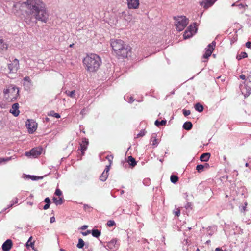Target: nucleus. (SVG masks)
I'll return each mask as SVG.
<instances>
[{
  "instance_id": "obj_14",
  "label": "nucleus",
  "mask_w": 251,
  "mask_h": 251,
  "mask_svg": "<svg viewBox=\"0 0 251 251\" xmlns=\"http://www.w3.org/2000/svg\"><path fill=\"white\" fill-rule=\"evenodd\" d=\"M12 246V242L10 239L6 240L2 245V249L3 251H9Z\"/></svg>"
},
{
  "instance_id": "obj_46",
  "label": "nucleus",
  "mask_w": 251,
  "mask_h": 251,
  "mask_svg": "<svg viewBox=\"0 0 251 251\" xmlns=\"http://www.w3.org/2000/svg\"><path fill=\"white\" fill-rule=\"evenodd\" d=\"M44 202H45L46 203L50 204V200L49 197H47L44 200Z\"/></svg>"
},
{
  "instance_id": "obj_47",
  "label": "nucleus",
  "mask_w": 251,
  "mask_h": 251,
  "mask_svg": "<svg viewBox=\"0 0 251 251\" xmlns=\"http://www.w3.org/2000/svg\"><path fill=\"white\" fill-rule=\"evenodd\" d=\"M91 233V231L90 230H87L85 232H82V234L84 236H86L88 234H90Z\"/></svg>"
},
{
  "instance_id": "obj_63",
  "label": "nucleus",
  "mask_w": 251,
  "mask_h": 251,
  "mask_svg": "<svg viewBox=\"0 0 251 251\" xmlns=\"http://www.w3.org/2000/svg\"><path fill=\"white\" fill-rule=\"evenodd\" d=\"M60 251H65V250H64L63 249H60Z\"/></svg>"
},
{
  "instance_id": "obj_48",
  "label": "nucleus",
  "mask_w": 251,
  "mask_h": 251,
  "mask_svg": "<svg viewBox=\"0 0 251 251\" xmlns=\"http://www.w3.org/2000/svg\"><path fill=\"white\" fill-rule=\"evenodd\" d=\"M246 46L248 48L251 49V42H247L246 43Z\"/></svg>"
},
{
  "instance_id": "obj_16",
  "label": "nucleus",
  "mask_w": 251,
  "mask_h": 251,
  "mask_svg": "<svg viewBox=\"0 0 251 251\" xmlns=\"http://www.w3.org/2000/svg\"><path fill=\"white\" fill-rule=\"evenodd\" d=\"M109 170V166H106L104 171L100 176V180L102 181H105L107 179L108 176V172Z\"/></svg>"
},
{
  "instance_id": "obj_25",
  "label": "nucleus",
  "mask_w": 251,
  "mask_h": 251,
  "mask_svg": "<svg viewBox=\"0 0 251 251\" xmlns=\"http://www.w3.org/2000/svg\"><path fill=\"white\" fill-rule=\"evenodd\" d=\"M195 109L197 111L201 112L203 110V107L200 103H197L195 105Z\"/></svg>"
},
{
  "instance_id": "obj_62",
  "label": "nucleus",
  "mask_w": 251,
  "mask_h": 251,
  "mask_svg": "<svg viewBox=\"0 0 251 251\" xmlns=\"http://www.w3.org/2000/svg\"><path fill=\"white\" fill-rule=\"evenodd\" d=\"M245 166H246V167H248L249 166V163H246V164H245Z\"/></svg>"
},
{
  "instance_id": "obj_40",
  "label": "nucleus",
  "mask_w": 251,
  "mask_h": 251,
  "mask_svg": "<svg viewBox=\"0 0 251 251\" xmlns=\"http://www.w3.org/2000/svg\"><path fill=\"white\" fill-rule=\"evenodd\" d=\"M145 133H146V131H145V130H142L139 133H138L137 135V137L138 138V137H143V136H144L145 135Z\"/></svg>"
},
{
  "instance_id": "obj_23",
  "label": "nucleus",
  "mask_w": 251,
  "mask_h": 251,
  "mask_svg": "<svg viewBox=\"0 0 251 251\" xmlns=\"http://www.w3.org/2000/svg\"><path fill=\"white\" fill-rule=\"evenodd\" d=\"M8 48V45L4 43L2 39L0 38V50H6Z\"/></svg>"
},
{
  "instance_id": "obj_55",
  "label": "nucleus",
  "mask_w": 251,
  "mask_h": 251,
  "mask_svg": "<svg viewBox=\"0 0 251 251\" xmlns=\"http://www.w3.org/2000/svg\"><path fill=\"white\" fill-rule=\"evenodd\" d=\"M240 78L242 80H245L246 78V76L242 74L240 75Z\"/></svg>"
},
{
  "instance_id": "obj_44",
  "label": "nucleus",
  "mask_w": 251,
  "mask_h": 251,
  "mask_svg": "<svg viewBox=\"0 0 251 251\" xmlns=\"http://www.w3.org/2000/svg\"><path fill=\"white\" fill-rule=\"evenodd\" d=\"M14 200H15L14 202H13V203H12L11 204H10L8 206V208L11 207L15 203L16 204V203H18V199L17 198H15Z\"/></svg>"
},
{
  "instance_id": "obj_56",
  "label": "nucleus",
  "mask_w": 251,
  "mask_h": 251,
  "mask_svg": "<svg viewBox=\"0 0 251 251\" xmlns=\"http://www.w3.org/2000/svg\"><path fill=\"white\" fill-rule=\"evenodd\" d=\"M83 207H84V209L85 210H86L88 208H90V207L88 205H87V204H84Z\"/></svg>"
},
{
  "instance_id": "obj_6",
  "label": "nucleus",
  "mask_w": 251,
  "mask_h": 251,
  "mask_svg": "<svg viewBox=\"0 0 251 251\" xmlns=\"http://www.w3.org/2000/svg\"><path fill=\"white\" fill-rule=\"evenodd\" d=\"M197 31V27L196 23L191 24L184 32L183 37L185 39L190 38L194 35Z\"/></svg>"
},
{
  "instance_id": "obj_36",
  "label": "nucleus",
  "mask_w": 251,
  "mask_h": 251,
  "mask_svg": "<svg viewBox=\"0 0 251 251\" xmlns=\"http://www.w3.org/2000/svg\"><path fill=\"white\" fill-rule=\"evenodd\" d=\"M113 158V157L112 155H107L106 157V159H107L109 162V165H108V166H109V167L111 166V165L112 164Z\"/></svg>"
},
{
  "instance_id": "obj_7",
  "label": "nucleus",
  "mask_w": 251,
  "mask_h": 251,
  "mask_svg": "<svg viewBox=\"0 0 251 251\" xmlns=\"http://www.w3.org/2000/svg\"><path fill=\"white\" fill-rule=\"evenodd\" d=\"M43 151V148L40 147H36L31 149L30 151L25 152V155L27 157L32 156L34 158L39 156Z\"/></svg>"
},
{
  "instance_id": "obj_43",
  "label": "nucleus",
  "mask_w": 251,
  "mask_h": 251,
  "mask_svg": "<svg viewBox=\"0 0 251 251\" xmlns=\"http://www.w3.org/2000/svg\"><path fill=\"white\" fill-rule=\"evenodd\" d=\"M174 213L177 217L179 216L180 215V209L178 208L176 211L174 212Z\"/></svg>"
},
{
  "instance_id": "obj_11",
  "label": "nucleus",
  "mask_w": 251,
  "mask_h": 251,
  "mask_svg": "<svg viewBox=\"0 0 251 251\" xmlns=\"http://www.w3.org/2000/svg\"><path fill=\"white\" fill-rule=\"evenodd\" d=\"M88 144L89 141L87 138H84L82 139V142L80 144V151L82 155H84V151L87 149Z\"/></svg>"
},
{
  "instance_id": "obj_60",
  "label": "nucleus",
  "mask_w": 251,
  "mask_h": 251,
  "mask_svg": "<svg viewBox=\"0 0 251 251\" xmlns=\"http://www.w3.org/2000/svg\"><path fill=\"white\" fill-rule=\"evenodd\" d=\"M190 205H191V204H190V203H188L187 204V205L185 206V207H186V208H188L189 207H190Z\"/></svg>"
},
{
  "instance_id": "obj_51",
  "label": "nucleus",
  "mask_w": 251,
  "mask_h": 251,
  "mask_svg": "<svg viewBox=\"0 0 251 251\" xmlns=\"http://www.w3.org/2000/svg\"><path fill=\"white\" fill-rule=\"evenodd\" d=\"M134 101V100L133 99V98L132 97H130L128 100V102L130 103H132Z\"/></svg>"
},
{
  "instance_id": "obj_29",
  "label": "nucleus",
  "mask_w": 251,
  "mask_h": 251,
  "mask_svg": "<svg viewBox=\"0 0 251 251\" xmlns=\"http://www.w3.org/2000/svg\"><path fill=\"white\" fill-rule=\"evenodd\" d=\"M247 56H248V55H247V53L246 52H241V53L239 55H237L236 58L238 60H240L242 59L245 58L247 57Z\"/></svg>"
},
{
  "instance_id": "obj_57",
  "label": "nucleus",
  "mask_w": 251,
  "mask_h": 251,
  "mask_svg": "<svg viewBox=\"0 0 251 251\" xmlns=\"http://www.w3.org/2000/svg\"><path fill=\"white\" fill-rule=\"evenodd\" d=\"M25 21L27 24H29V23L30 22V19H28V18H26L25 19Z\"/></svg>"
},
{
  "instance_id": "obj_32",
  "label": "nucleus",
  "mask_w": 251,
  "mask_h": 251,
  "mask_svg": "<svg viewBox=\"0 0 251 251\" xmlns=\"http://www.w3.org/2000/svg\"><path fill=\"white\" fill-rule=\"evenodd\" d=\"M171 181L173 183H176L178 180V177L176 175H171L170 177Z\"/></svg>"
},
{
  "instance_id": "obj_64",
  "label": "nucleus",
  "mask_w": 251,
  "mask_h": 251,
  "mask_svg": "<svg viewBox=\"0 0 251 251\" xmlns=\"http://www.w3.org/2000/svg\"><path fill=\"white\" fill-rule=\"evenodd\" d=\"M239 6L241 7H243L244 5L243 4H241L239 5Z\"/></svg>"
},
{
  "instance_id": "obj_31",
  "label": "nucleus",
  "mask_w": 251,
  "mask_h": 251,
  "mask_svg": "<svg viewBox=\"0 0 251 251\" xmlns=\"http://www.w3.org/2000/svg\"><path fill=\"white\" fill-rule=\"evenodd\" d=\"M85 245L84 242L82 239L79 238L78 240V243L76 246L78 248L82 249Z\"/></svg>"
},
{
  "instance_id": "obj_34",
  "label": "nucleus",
  "mask_w": 251,
  "mask_h": 251,
  "mask_svg": "<svg viewBox=\"0 0 251 251\" xmlns=\"http://www.w3.org/2000/svg\"><path fill=\"white\" fill-rule=\"evenodd\" d=\"M48 115L54 117L56 118H59L60 117V115L58 113H55L54 111H50Z\"/></svg>"
},
{
  "instance_id": "obj_41",
  "label": "nucleus",
  "mask_w": 251,
  "mask_h": 251,
  "mask_svg": "<svg viewBox=\"0 0 251 251\" xmlns=\"http://www.w3.org/2000/svg\"><path fill=\"white\" fill-rule=\"evenodd\" d=\"M183 114H184V115L185 116H187L191 114V112L189 110H185V109H184L183 110Z\"/></svg>"
},
{
  "instance_id": "obj_61",
  "label": "nucleus",
  "mask_w": 251,
  "mask_h": 251,
  "mask_svg": "<svg viewBox=\"0 0 251 251\" xmlns=\"http://www.w3.org/2000/svg\"><path fill=\"white\" fill-rule=\"evenodd\" d=\"M248 96L251 93V89L248 90Z\"/></svg>"
},
{
  "instance_id": "obj_53",
  "label": "nucleus",
  "mask_w": 251,
  "mask_h": 251,
  "mask_svg": "<svg viewBox=\"0 0 251 251\" xmlns=\"http://www.w3.org/2000/svg\"><path fill=\"white\" fill-rule=\"evenodd\" d=\"M55 218H54V217H51V218H50V222L51 223H53V222H55Z\"/></svg>"
},
{
  "instance_id": "obj_4",
  "label": "nucleus",
  "mask_w": 251,
  "mask_h": 251,
  "mask_svg": "<svg viewBox=\"0 0 251 251\" xmlns=\"http://www.w3.org/2000/svg\"><path fill=\"white\" fill-rule=\"evenodd\" d=\"M43 7V8L39 9L33 14L36 20L46 23L49 20V12L47 10L46 5Z\"/></svg>"
},
{
  "instance_id": "obj_37",
  "label": "nucleus",
  "mask_w": 251,
  "mask_h": 251,
  "mask_svg": "<svg viewBox=\"0 0 251 251\" xmlns=\"http://www.w3.org/2000/svg\"><path fill=\"white\" fill-rule=\"evenodd\" d=\"M11 159V157L6 158H0V164L3 162L8 161Z\"/></svg>"
},
{
  "instance_id": "obj_19",
  "label": "nucleus",
  "mask_w": 251,
  "mask_h": 251,
  "mask_svg": "<svg viewBox=\"0 0 251 251\" xmlns=\"http://www.w3.org/2000/svg\"><path fill=\"white\" fill-rule=\"evenodd\" d=\"M210 156V153H204L201 155L200 160L201 161L207 162Z\"/></svg>"
},
{
  "instance_id": "obj_28",
  "label": "nucleus",
  "mask_w": 251,
  "mask_h": 251,
  "mask_svg": "<svg viewBox=\"0 0 251 251\" xmlns=\"http://www.w3.org/2000/svg\"><path fill=\"white\" fill-rule=\"evenodd\" d=\"M151 141L152 142V145L154 147H156L158 145V142H157V139L156 138V135L155 134H153L151 136Z\"/></svg>"
},
{
  "instance_id": "obj_10",
  "label": "nucleus",
  "mask_w": 251,
  "mask_h": 251,
  "mask_svg": "<svg viewBox=\"0 0 251 251\" xmlns=\"http://www.w3.org/2000/svg\"><path fill=\"white\" fill-rule=\"evenodd\" d=\"M215 46V43L214 42L209 44L208 46V49H206L204 54L203 55V58L205 59H208L209 56L211 55L212 51L214 50V47Z\"/></svg>"
},
{
  "instance_id": "obj_33",
  "label": "nucleus",
  "mask_w": 251,
  "mask_h": 251,
  "mask_svg": "<svg viewBox=\"0 0 251 251\" xmlns=\"http://www.w3.org/2000/svg\"><path fill=\"white\" fill-rule=\"evenodd\" d=\"M204 166L202 164L197 165L196 166V170L199 173H201L203 171Z\"/></svg>"
},
{
  "instance_id": "obj_58",
  "label": "nucleus",
  "mask_w": 251,
  "mask_h": 251,
  "mask_svg": "<svg viewBox=\"0 0 251 251\" xmlns=\"http://www.w3.org/2000/svg\"><path fill=\"white\" fill-rule=\"evenodd\" d=\"M204 166V168H208L209 167V165L207 163H205L204 165H203Z\"/></svg>"
},
{
  "instance_id": "obj_15",
  "label": "nucleus",
  "mask_w": 251,
  "mask_h": 251,
  "mask_svg": "<svg viewBox=\"0 0 251 251\" xmlns=\"http://www.w3.org/2000/svg\"><path fill=\"white\" fill-rule=\"evenodd\" d=\"M127 5L129 9H137L139 5V0H130Z\"/></svg>"
},
{
  "instance_id": "obj_27",
  "label": "nucleus",
  "mask_w": 251,
  "mask_h": 251,
  "mask_svg": "<svg viewBox=\"0 0 251 251\" xmlns=\"http://www.w3.org/2000/svg\"><path fill=\"white\" fill-rule=\"evenodd\" d=\"M166 124V120H162L161 121L156 120L155 122V125L156 126L159 127L161 126H164Z\"/></svg>"
},
{
  "instance_id": "obj_8",
  "label": "nucleus",
  "mask_w": 251,
  "mask_h": 251,
  "mask_svg": "<svg viewBox=\"0 0 251 251\" xmlns=\"http://www.w3.org/2000/svg\"><path fill=\"white\" fill-rule=\"evenodd\" d=\"M26 126L29 133H33L37 129V124L33 120H27Z\"/></svg>"
},
{
  "instance_id": "obj_59",
  "label": "nucleus",
  "mask_w": 251,
  "mask_h": 251,
  "mask_svg": "<svg viewBox=\"0 0 251 251\" xmlns=\"http://www.w3.org/2000/svg\"><path fill=\"white\" fill-rule=\"evenodd\" d=\"M27 204L30 205V206H32L33 205V202H27Z\"/></svg>"
},
{
  "instance_id": "obj_9",
  "label": "nucleus",
  "mask_w": 251,
  "mask_h": 251,
  "mask_svg": "<svg viewBox=\"0 0 251 251\" xmlns=\"http://www.w3.org/2000/svg\"><path fill=\"white\" fill-rule=\"evenodd\" d=\"M19 67V60L17 59H14L11 63L8 64V69L11 73L16 72Z\"/></svg>"
},
{
  "instance_id": "obj_54",
  "label": "nucleus",
  "mask_w": 251,
  "mask_h": 251,
  "mask_svg": "<svg viewBox=\"0 0 251 251\" xmlns=\"http://www.w3.org/2000/svg\"><path fill=\"white\" fill-rule=\"evenodd\" d=\"M88 227V226L87 225H83L81 227V229L82 230H85Z\"/></svg>"
},
{
  "instance_id": "obj_42",
  "label": "nucleus",
  "mask_w": 251,
  "mask_h": 251,
  "mask_svg": "<svg viewBox=\"0 0 251 251\" xmlns=\"http://www.w3.org/2000/svg\"><path fill=\"white\" fill-rule=\"evenodd\" d=\"M55 194L58 196H60L62 195V192L60 189H57L55 190Z\"/></svg>"
},
{
  "instance_id": "obj_5",
  "label": "nucleus",
  "mask_w": 251,
  "mask_h": 251,
  "mask_svg": "<svg viewBox=\"0 0 251 251\" xmlns=\"http://www.w3.org/2000/svg\"><path fill=\"white\" fill-rule=\"evenodd\" d=\"M175 25L178 31H182L188 24V19L184 16L174 17Z\"/></svg>"
},
{
  "instance_id": "obj_22",
  "label": "nucleus",
  "mask_w": 251,
  "mask_h": 251,
  "mask_svg": "<svg viewBox=\"0 0 251 251\" xmlns=\"http://www.w3.org/2000/svg\"><path fill=\"white\" fill-rule=\"evenodd\" d=\"M127 161L129 164L132 167H134L137 164L135 159L131 156H130L128 157Z\"/></svg>"
},
{
  "instance_id": "obj_12",
  "label": "nucleus",
  "mask_w": 251,
  "mask_h": 251,
  "mask_svg": "<svg viewBox=\"0 0 251 251\" xmlns=\"http://www.w3.org/2000/svg\"><path fill=\"white\" fill-rule=\"evenodd\" d=\"M217 0H204L201 3V5L205 9H207L212 6Z\"/></svg>"
},
{
  "instance_id": "obj_2",
  "label": "nucleus",
  "mask_w": 251,
  "mask_h": 251,
  "mask_svg": "<svg viewBox=\"0 0 251 251\" xmlns=\"http://www.w3.org/2000/svg\"><path fill=\"white\" fill-rule=\"evenodd\" d=\"M86 69L90 72H94L98 70L101 61L100 57L96 54L87 55L83 60Z\"/></svg>"
},
{
  "instance_id": "obj_35",
  "label": "nucleus",
  "mask_w": 251,
  "mask_h": 251,
  "mask_svg": "<svg viewBox=\"0 0 251 251\" xmlns=\"http://www.w3.org/2000/svg\"><path fill=\"white\" fill-rule=\"evenodd\" d=\"M31 239L32 237H30L26 243V246L27 247L30 246L33 249H34V248L33 247V246H34V242L31 241Z\"/></svg>"
},
{
  "instance_id": "obj_24",
  "label": "nucleus",
  "mask_w": 251,
  "mask_h": 251,
  "mask_svg": "<svg viewBox=\"0 0 251 251\" xmlns=\"http://www.w3.org/2000/svg\"><path fill=\"white\" fill-rule=\"evenodd\" d=\"M53 201L56 205H61L63 203L62 198H59L58 199L57 198L53 197L52 199Z\"/></svg>"
},
{
  "instance_id": "obj_45",
  "label": "nucleus",
  "mask_w": 251,
  "mask_h": 251,
  "mask_svg": "<svg viewBox=\"0 0 251 251\" xmlns=\"http://www.w3.org/2000/svg\"><path fill=\"white\" fill-rule=\"evenodd\" d=\"M29 176L30 177L31 179L33 180H36L39 179V177L35 176Z\"/></svg>"
},
{
  "instance_id": "obj_13",
  "label": "nucleus",
  "mask_w": 251,
  "mask_h": 251,
  "mask_svg": "<svg viewBox=\"0 0 251 251\" xmlns=\"http://www.w3.org/2000/svg\"><path fill=\"white\" fill-rule=\"evenodd\" d=\"M19 108V104L18 103H15L12 105V108L10 110V112L12 113L14 116L17 117L19 115L20 113Z\"/></svg>"
},
{
  "instance_id": "obj_18",
  "label": "nucleus",
  "mask_w": 251,
  "mask_h": 251,
  "mask_svg": "<svg viewBox=\"0 0 251 251\" xmlns=\"http://www.w3.org/2000/svg\"><path fill=\"white\" fill-rule=\"evenodd\" d=\"M24 85L29 89L32 85V81L29 76H26L23 78Z\"/></svg>"
},
{
  "instance_id": "obj_20",
  "label": "nucleus",
  "mask_w": 251,
  "mask_h": 251,
  "mask_svg": "<svg viewBox=\"0 0 251 251\" xmlns=\"http://www.w3.org/2000/svg\"><path fill=\"white\" fill-rule=\"evenodd\" d=\"M10 4L11 5V6L12 7V12H13L14 13H16V11H17L16 9L19 8L20 5H21L19 3H16L14 1L10 3ZM21 6H22V5H21Z\"/></svg>"
},
{
  "instance_id": "obj_21",
  "label": "nucleus",
  "mask_w": 251,
  "mask_h": 251,
  "mask_svg": "<svg viewBox=\"0 0 251 251\" xmlns=\"http://www.w3.org/2000/svg\"><path fill=\"white\" fill-rule=\"evenodd\" d=\"M193 125L191 122H186L183 125V128L187 130H190L192 129Z\"/></svg>"
},
{
  "instance_id": "obj_30",
  "label": "nucleus",
  "mask_w": 251,
  "mask_h": 251,
  "mask_svg": "<svg viewBox=\"0 0 251 251\" xmlns=\"http://www.w3.org/2000/svg\"><path fill=\"white\" fill-rule=\"evenodd\" d=\"M65 93L68 96H69L71 98H75V90H73L71 91H66Z\"/></svg>"
},
{
  "instance_id": "obj_39",
  "label": "nucleus",
  "mask_w": 251,
  "mask_h": 251,
  "mask_svg": "<svg viewBox=\"0 0 251 251\" xmlns=\"http://www.w3.org/2000/svg\"><path fill=\"white\" fill-rule=\"evenodd\" d=\"M247 203L246 202L244 203V205H243L241 207H240V211L242 212H244L246 211Z\"/></svg>"
},
{
  "instance_id": "obj_1",
  "label": "nucleus",
  "mask_w": 251,
  "mask_h": 251,
  "mask_svg": "<svg viewBox=\"0 0 251 251\" xmlns=\"http://www.w3.org/2000/svg\"><path fill=\"white\" fill-rule=\"evenodd\" d=\"M111 46L116 55L123 58L127 57L131 48L121 39H111Z\"/></svg>"
},
{
  "instance_id": "obj_26",
  "label": "nucleus",
  "mask_w": 251,
  "mask_h": 251,
  "mask_svg": "<svg viewBox=\"0 0 251 251\" xmlns=\"http://www.w3.org/2000/svg\"><path fill=\"white\" fill-rule=\"evenodd\" d=\"M91 233L93 236L98 238L100 235L101 232L98 229H92L91 231Z\"/></svg>"
},
{
  "instance_id": "obj_52",
  "label": "nucleus",
  "mask_w": 251,
  "mask_h": 251,
  "mask_svg": "<svg viewBox=\"0 0 251 251\" xmlns=\"http://www.w3.org/2000/svg\"><path fill=\"white\" fill-rule=\"evenodd\" d=\"M215 251H227L226 250H223L221 248H217L215 249Z\"/></svg>"
},
{
  "instance_id": "obj_38",
  "label": "nucleus",
  "mask_w": 251,
  "mask_h": 251,
  "mask_svg": "<svg viewBox=\"0 0 251 251\" xmlns=\"http://www.w3.org/2000/svg\"><path fill=\"white\" fill-rule=\"evenodd\" d=\"M115 224V223L113 220H109L107 222V225L109 227H111V226H113Z\"/></svg>"
},
{
  "instance_id": "obj_17",
  "label": "nucleus",
  "mask_w": 251,
  "mask_h": 251,
  "mask_svg": "<svg viewBox=\"0 0 251 251\" xmlns=\"http://www.w3.org/2000/svg\"><path fill=\"white\" fill-rule=\"evenodd\" d=\"M106 247L107 249L108 250L116 249L118 248L117 240L115 239L111 240L110 242L107 243Z\"/></svg>"
},
{
  "instance_id": "obj_3",
  "label": "nucleus",
  "mask_w": 251,
  "mask_h": 251,
  "mask_svg": "<svg viewBox=\"0 0 251 251\" xmlns=\"http://www.w3.org/2000/svg\"><path fill=\"white\" fill-rule=\"evenodd\" d=\"M45 4L42 0H27L21 4L22 7L25 6L28 14L32 15L40 8H43Z\"/></svg>"
},
{
  "instance_id": "obj_50",
  "label": "nucleus",
  "mask_w": 251,
  "mask_h": 251,
  "mask_svg": "<svg viewBox=\"0 0 251 251\" xmlns=\"http://www.w3.org/2000/svg\"><path fill=\"white\" fill-rule=\"evenodd\" d=\"M50 204L46 203L44 205V206L43 207V209H45V210L48 209L50 207Z\"/></svg>"
},
{
  "instance_id": "obj_49",
  "label": "nucleus",
  "mask_w": 251,
  "mask_h": 251,
  "mask_svg": "<svg viewBox=\"0 0 251 251\" xmlns=\"http://www.w3.org/2000/svg\"><path fill=\"white\" fill-rule=\"evenodd\" d=\"M150 181V180H149L148 179H145L144 180H143V183L145 185H149V181Z\"/></svg>"
}]
</instances>
